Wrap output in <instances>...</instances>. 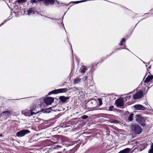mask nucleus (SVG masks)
Segmentation results:
<instances>
[{"label": "nucleus", "instance_id": "obj_1", "mask_svg": "<svg viewBox=\"0 0 153 153\" xmlns=\"http://www.w3.org/2000/svg\"><path fill=\"white\" fill-rule=\"evenodd\" d=\"M39 111L36 112H32L31 110H25L22 111V113L25 116L30 117L32 116L33 115H36V114L39 113Z\"/></svg>", "mask_w": 153, "mask_h": 153}, {"label": "nucleus", "instance_id": "obj_2", "mask_svg": "<svg viewBox=\"0 0 153 153\" xmlns=\"http://www.w3.org/2000/svg\"><path fill=\"white\" fill-rule=\"evenodd\" d=\"M132 130L134 131L135 133L137 134H139L142 132V129L141 127L137 125H134L131 126Z\"/></svg>", "mask_w": 153, "mask_h": 153}, {"label": "nucleus", "instance_id": "obj_3", "mask_svg": "<svg viewBox=\"0 0 153 153\" xmlns=\"http://www.w3.org/2000/svg\"><path fill=\"white\" fill-rule=\"evenodd\" d=\"M67 90L68 89L67 88H60L55 90L49 93L48 95H50L52 94H56L59 93H65L66 92Z\"/></svg>", "mask_w": 153, "mask_h": 153}, {"label": "nucleus", "instance_id": "obj_4", "mask_svg": "<svg viewBox=\"0 0 153 153\" xmlns=\"http://www.w3.org/2000/svg\"><path fill=\"white\" fill-rule=\"evenodd\" d=\"M30 132V131L28 129H23L18 132L16 133V135L18 137H22Z\"/></svg>", "mask_w": 153, "mask_h": 153}, {"label": "nucleus", "instance_id": "obj_5", "mask_svg": "<svg viewBox=\"0 0 153 153\" xmlns=\"http://www.w3.org/2000/svg\"><path fill=\"white\" fill-rule=\"evenodd\" d=\"M135 118L136 119V120L139 124L142 126L144 125V120L143 117L140 115H136Z\"/></svg>", "mask_w": 153, "mask_h": 153}, {"label": "nucleus", "instance_id": "obj_6", "mask_svg": "<svg viewBox=\"0 0 153 153\" xmlns=\"http://www.w3.org/2000/svg\"><path fill=\"white\" fill-rule=\"evenodd\" d=\"M115 103L117 107H120V108H124V102L123 99L118 98L116 100Z\"/></svg>", "mask_w": 153, "mask_h": 153}, {"label": "nucleus", "instance_id": "obj_7", "mask_svg": "<svg viewBox=\"0 0 153 153\" xmlns=\"http://www.w3.org/2000/svg\"><path fill=\"white\" fill-rule=\"evenodd\" d=\"M54 101V99L53 97H48L45 99L44 100L45 102L46 105H51Z\"/></svg>", "mask_w": 153, "mask_h": 153}, {"label": "nucleus", "instance_id": "obj_8", "mask_svg": "<svg viewBox=\"0 0 153 153\" xmlns=\"http://www.w3.org/2000/svg\"><path fill=\"white\" fill-rule=\"evenodd\" d=\"M143 94V93L142 91H139L134 95V99H137L141 98L142 97Z\"/></svg>", "mask_w": 153, "mask_h": 153}, {"label": "nucleus", "instance_id": "obj_9", "mask_svg": "<svg viewBox=\"0 0 153 153\" xmlns=\"http://www.w3.org/2000/svg\"><path fill=\"white\" fill-rule=\"evenodd\" d=\"M11 112L9 111H7L2 112L1 114V117H4V118L8 117L10 115Z\"/></svg>", "mask_w": 153, "mask_h": 153}, {"label": "nucleus", "instance_id": "obj_10", "mask_svg": "<svg viewBox=\"0 0 153 153\" xmlns=\"http://www.w3.org/2000/svg\"><path fill=\"white\" fill-rule=\"evenodd\" d=\"M134 107L137 110H143L145 109V107L141 105H135Z\"/></svg>", "mask_w": 153, "mask_h": 153}, {"label": "nucleus", "instance_id": "obj_11", "mask_svg": "<svg viewBox=\"0 0 153 153\" xmlns=\"http://www.w3.org/2000/svg\"><path fill=\"white\" fill-rule=\"evenodd\" d=\"M70 97H65L64 96H60L59 97V99L62 102H64L66 101L67 100L69 99Z\"/></svg>", "mask_w": 153, "mask_h": 153}, {"label": "nucleus", "instance_id": "obj_12", "mask_svg": "<svg viewBox=\"0 0 153 153\" xmlns=\"http://www.w3.org/2000/svg\"><path fill=\"white\" fill-rule=\"evenodd\" d=\"M130 150V149L127 148L120 151L118 153H129Z\"/></svg>", "mask_w": 153, "mask_h": 153}, {"label": "nucleus", "instance_id": "obj_13", "mask_svg": "<svg viewBox=\"0 0 153 153\" xmlns=\"http://www.w3.org/2000/svg\"><path fill=\"white\" fill-rule=\"evenodd\" d=\"M153 78V76L152 75L150 76H148L146 78V79L144 81L145 83H147L149 82Z\"/></svg>", "mask_w": 153, "mask_h": 153}, {"label": "nucleus", "instance_id": "obj_14", "mask_svg": "<svg viewBox=\"0 0 153 153\" xmlns=\"http://www.w3.org/2000/svg\"><path fill=\"white\" fill-rule=\"evenodd\" d=\"M54 2V0H45V3L46 5H48L49 4H53Z\"/></svg>", "mask_w": 153, "mask_h": 153}, {"label": "nucleus", "instance_id": "obj_15", "mask_svg": "<svg viewBox=\"0 0 153 153\" xmlns=\"http://www.w3.org/2000/svg\"><path fill=\"white\" fill-rule=\"evenodd\" d=\"M87 69L86 66H82L80 68V72L81 73H84L86 70H87Z\"/></svg>", "mask_w": 153, "mask_h": 153}, {"label": "nucleus", "instance_id": "obj_16", "mask_svg": "<svg viewBox=\"0 0 153 153\" xmlns=\"http://www.w3.org/2000/svg\"><path fill=\"white\" fill-rule=\"evenodd\" d=\"M27 12V14L28 15L35 13V12L33 10V8H30L28 10Z\"/></svg>", "mask_w": 153, "mask_h": 153}, {"label": "nucleus", "instance_id": "obj_17", "mask_svg": "<svg viewBox=\"0 0 153 153\" xmlns=\"http://www.w3.org/2000/svg\"><path fill=\"white\" fill-rule=\"evenodd\" d=\"M81 78H76L74 80V84H78L79 82H80L81 80Z\"/></svg>", "mask_w": 153, "mask_h": 153}, {"label": "nucleus", "instance_id": "obj_18", "mask_svg": "<svg viewBox=\"0 0 153 153\" xmlns=\"http://www.w3.org/2000/svg\"><path fill=\"white\" fill-rule=\"evenodd\" d=\"M134 115V114L132 113L129 115L128 118V121L131 122L133 120Z\"/></svg>", "mask_w": 153, "mask_h": 153}, {"label": "nucleus", "instance_id": "obj_19", "mask_svg": "<svg viewBox=\"0 0 153 153\" xmlns=\"http://www.w3.org/2000/svg\"><path fill=\"white\" fill-rule=\"evenodd\" d=\"M149 153H153V144L151 146V149L148 151Z\"/></svg>", "mask_w": 153, "mask_h": 153}, {"label": "nucleus", "instance_id": "obj_20", "mask_svg": "<svg viewBox=\"0 0 153 153\" xmlns=\"http://www.w3.org/2000/svg\"><path fill=\"white\" fill-rule=\"evenodd\" d=\"M87 1V0H82V1H73V2H72L73 3H74V4H78L79 3L85 1Z\"/></svg>", "mask_w": 153, "mask_h": 153}, {"label": "nucleus", "instance_id": "obj_21", "mask_svg": "<svg viewBox=\"0 0 153 153\" xmlns=\"http://www.w3.org/2000/svg\"><path fill=\"white\" fill-rule=\"evenodd\" d=\"M99 103V106H100L102 104V100L100 98H98L97 99Z\"/></svg>", "mask_w": 153, "mask_h": 153}, {"label": "nucleus", "instance_id": "obj_22", "mask_svg": "<svg viewBox=\"0 0 153 153\" xmlns=\"http://www.w3.org/2000/svg\"><path fill=\"white\" fill-rule=\"evenodd\" d=\"M123 42H125V39L124 38L122 39V40L120 42V43L119 44V45L122 46L123 45Z\"/></svg>", "mask_w": 153, "mask_h": 153}, {"label": "nucleus", "instance_id": "obj_23", "mask_svg": "<svg viewBox=\"0 0 153 153\" xmlns=\"http://www.w3.org/2000/svg\"><path fill=\"white\" fill-rule=\"evenodd\" d=\"M35 109H36V107L34 106H33L31 108H30V110H31V111L32 112H33V111H35L36 110H35Z\"/></svg>", "mask_w": 153, "mask_h": 153}, {"label": "nucleus", "instance_id": "obj_24", "mask_svg": "<svg viewBox=\"0 0 153 153\" xmlns=\"http://www.w3.org/2000/svg\"><path fill=\"white\" fill-rule=\"evenodd\" d=\"M88 117V116L86 115H83L81 117V118L83 119H87Z\"/></svg>", "mask_w": 153, "mask_h": 153}, {"label": "nucleus", "instance_id": "obj_25", "mask_svg": "<svg viewBox=\"0 0 153 153\" xmlns=\"http://www.w3.org/2000/svg\"><path fill=\"white\" fill-rule=\"evenodd\" d=\"M19 3H24L26 2V0H18Z\"/></svg>", "mask_w": 153, "mask_h": 153}, {"label": "nucleus", "instance_id": "obj_26", "mask_svg": "<svg viewBox=\"0 0 153 153\" xmlns=\"http://www.w3.org/2000/svg\"><path fill=\"white\" fill-rule=\"evenodd\" d=\"M114 106H111L110 107H109V110L110 111H112L113 110L114 108Z\"/></svg>", "mask_w": 153, "mask_h": 153}, {"label": "nucleus", "instance_id": "obj_27", "mask_svg": "<svg viewBox=\"0 0 153 153\" xmlns=\"http://www.w3.org/2000/svg\"><path fill=\"white\" fill-rule=\"evenodd\" d=\"M87 79V77L86 76H84L82 79L83 81H84L86 80Z\"/></svg>", "mask_w": 153, "mask_h": 153}, {"label": "nucleus", "instance_id": "obj_28", "mask_svg": "<svg viewBox=\"0 0 153 153\" xmlns=\"http://www.w3.org/2000/svg\"><path fill=\"white\" fill-rule=\"evenodd\" d=\"M36 2L35 0H31V2L32 3H34Z\"/></svg>", "mask_w": 153, "mask_h": 153}, {"label": "nucleus", "instance_id": "obj_29", "mask_svg": "<svg viewBox=\"0 0 153 153\" xmlns=\"http://www.w3.org/2000/svg\"><path fill=\"white\" fill-rule=\"evenodd\" d=\"M131 97V96H128L126 97L127 99H129Z\"/></svg>", "mask_w": 153, "mask_h": 153}, {"label": "nucleus", "instance_id": "obj_30", "mask_svg": "<svg viewBox=\"0 0 153 153\" xmlns=\"http://www.w3.org/2000/svg\"><path fill=\"white\" fill-rule=\"evenodd\" d=\"M54 108V107H50V108H48V109H51V110H52L53 111L54 110H53L52 108Z\"/></svg>", "mask_w": 153, "mask_h": 153}, {"label": "nucleus", "instance_id": "obj_31", "mask_svg": "<svg viewBox=\"0 0 153 153\" xmlns=\"http://www.w3.org/2000/svg\"><path fill=\"white\" fill-rule=\"evenodd\" d=\"M6 22V21H5L4 22H3V23H1V24L0 25V26H1L3 25Z\"/></svg>", "mask_w": 153, "mask_h": 153}, {"label": "nucleus", "instance_id": "obj_32", "mask_svg": "<svg viewBox=\"0 0 153 153\" xmlns=\"http://www.w3.org/2000/svg\"><path fill=\"white\" fill-rule=\"evenodd\" d=\"M61 146H59V145H57L56 146V148H60V147H61Z\"/></svg>", "mask_w": 153, "mask_h": 153}, {"label": "nucleus", "instance_id": "obj_33", "mask_svg": "<svg viewBox=\"0 0 153 153\" xmlns=\"http://www.w3.org/2000/svg\"><path fill=\"white\" fill-rule=\"evenodd\" d=\"M32 116H33V118H34L35 117H36V115H33Z\"/></svg>", "mask_w": 153, "mask_h": 153}, {"label": "nucleus", "instance_id": "obj_34", "mask_svg": "<svg viewBox=\"0 0 153 153\" xmlns=\"http://www.w3.org/2000/svg\"><path fill=\"white\" fill-rule=\"evenodd\" d=\"M2 136V134H0V137H1Z\"/></svg>", "mask_w": 153, "mask_h": 153}, {"label": "nucleus", "instance_id": "obj_35", "mask_svg": "<svg viewBox=\"0 0 153 153\" xmlns=\"http://www.w3.org/2000/svg\"><path fill=\"white\" fill-rule=\"evenodd\" d=\"M143 62L144 64H146V63L145 62H144V61H143Z\"/></svg>", "mask_w": 153, "mask_h": 153}, {"label": "nucleus", "instance_id": "obj_36", "mask_svg": "<svg viewBox=\"0 0 153 153\" xmlns=\"http://www.w3.org/2000/svg\"><path fill=\"white\" fill-rule=\"evenodd\" d=\"M149 69L150 68H151V66H150L149 67Z\"/></svg>", "mask_w": 153, "mask_h": 153}, {"label": "nucleus", "instance_id": "obj_37", "mask_svg": "<svg viewBox=\"0 0 153 153\" xmlns=\"http://www.w3.org/2000/svg\"><path fill=\"white\" fill-rule=\"evenodd\" d=\"M47 112H48V113H49V112H50V111H47Z\"/></svg>", "mask_w": 153, "mask_h": 153}, {"label": "nucleus", "instance_id": "obj_38", "mask_svg": "<svg viewBox=\"0 0 153 153\" xmlns=\"http://www.w3.org/2000/svg\"><path fill=\"white\" fill-rule=\"evenodd\" d=\"M65 149H64V150H63V152H65Z\"/></svg>", "mask_w": 153, "mask_h": 153}, {"label": "nucleus", "instance_id": "obj_39", "mask_svg": "<svg viewBox=\"0 0 153 153\" xmlns=\"http://www.w3.org/2000/svg\"><path fill=\"white\" fill-rule=\"evenodd\" d=\"M73 50H72V53H73Z\"/></svg>", "mask_w": 153, "mask_h": 153}, {"label": "nucleus", "instance_id": "obj_40", "mask_svg": "<svg viewBox=\"0 0 153 153\" xmlns=\"http://www.w3.org/2000/svg\"><path fill=\"white\" fill-rule=\"evenodd\" d=\"M1 27V26H0V27Z\"/></svg>", "mask_w": 153, "mask_h": 153}]
</instances>
